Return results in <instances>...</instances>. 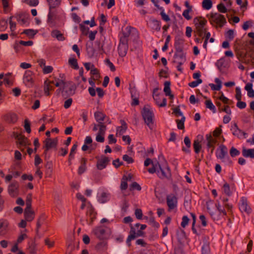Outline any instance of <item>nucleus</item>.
<instances>
[{
  "instance_id": "37",
  "label": "nucleus",
  "mask_w": 254,
  "mask_h": 254,
  "mask_svg": "<svg viewBox=\"0 0 254 254\" xmlns=\"http://www.w3.org/2000/svg\"><path fill=\"white\" fill-rule=\"evenodd\" d=\"M212 6V2L211 0H203L202 2V6L204 9H210Z\"/></svg>"
},
{
  "instance_id": "1",
  "label": "nucleus",
  "mask_w": 254,
  "mask_h": 254,
  "mask_svg": "<svg viewBox=\"0 0 254 254\" xmlns=\"http://www.w3.org/2000/svg\"><path fill=\"white\" fill-rule=\"evenodd\" d=\"M148 171L151 174L157 173L158 176L161 179L168 178L171 176L170 170L166 164L161 166L158 162L153 164V167L148 169Z\"/></svg>"
},
{
  "instance_id": "30",
  "label": "nucleus",
  "mask_w": 254,
  "mask_h": 254,
  "mask_svg": "<svg viewBox=\"0 0 254 254\" xmlns=\"http://www.w3.org/2000/svg\"><path fill=\"white\" fill-rule=\"evenodd\" d=\"M170 82L165 81L164 83V92L166 96H170V98L172 99L174 97L173 95L171 94V91L170 88Z\"/></svg>"
},
{
  "instance_id": "8",
  "label": "nucleus",
  "mask_w": 254,
  "mask_h": 254,
  "mask_svg": "<svg viewBox=\"0 0 254 254\" xmlns=\"http://www.w3.org/2000/svg\"><path fill=\"white\" fill-rule=\"evenodd\" d=\"M75 87L71 82H64L63 85L62 93L64 95H71L74 94Z\"/></svg>"
},
{
  "instance_id": "11",
  "label": "nucleus",
  "mask_w": 254,
  "mask_h": 254,
  "mask_svg": "<svg viewBox=\"0 0 254 254\" xmlns=\"http://www.w3.org/2000/svg\"><path fill=\"white\" fill-rule=\"evenodd\" d=\"M239 207L242 212H245L247 214H250L252 212V209L249 205L247 198L245 197L241 198L239 203Z\"/></svg>"
},
{
  "instance_id": "32",
  "label": "nucleus",
  "mask_w": 254,
  "mask_h": 254,
  "mask_svg": "<svg viewBox=\"0 0 254 254\" xmlns=\"http://www.w3.org/2000/svg\"><path fill=\"white\" fill-rule=\"evenodd\" d=\"M45 87L44 92L46 95L49 96L50 95V91H52L54 89V87L53 85L49 84V80H46L45 81Z\"/></svg>"
},
{
  "instance_id": "56",
  "label": "nucleus",
  "mask_w": 254,
  "mask_h": 254,
  "mask_svg": "<svg viewBox=\"0 0 254 254\" xmlns=\"http://www.w3.org/2000/svg\"><path fill=\"white\" fill-rule=\"evenodd\" d=\"M53 68L52 66H46L45 65L43 67V72L44 74H48L51 73L53 71Z\"/></svg>"
},
{
  "instance_id": "2",
  "label": "nucleus",
  "mask_w": 254,
  "mask_h": 254,
  "mask_svg": "<svg viewBox=\"0 0 254 254\" xmlns=\"http://www.w3.org/2000/svg\"><path fill=\"white\" fill-rule=\"evenodd\" d=\"M193 23L195 26L194 32L199 37H202L207 30L205 28L207 20L201 17H195L193 19Z\"/></svg>"
},
{
  "instance_id": "25",
  "label": "nucleus",
  "mask_w": 254,
  "mask_h": 254,
  "mask_svg": "<svg viewBox=\"0 0 254 254\" xmlns=\"http://www.w3.org/2000/svg\"><path fill=\"white\" fill-rule=\"evenodd\" d=\"M94 117L96 121L98 123V124H104L103 121L105 120L106 116L105 114L101 112H96L94 113Z\"/></svg>"
},
{
  "instance_id": "6",
  "label": "nucleus",
  "mask_w": 254,
  "mask_h": 254,
  "mask_svg": "<svg viewBox=\"0 0 254 254\" xmlns=\"http://www.w3.org/2000/svg\"><path fill=\"white\" fill-rule=\"evenodd\" d=\"M34 73L30 70H27L25 71L23 77L24 84L28 87H32L34 83Z\"/></svg>"
},
{
  "instance_id": "51",
  "label": "nucleus",
  "mask_w": 254,
  "mask_h": 254,
  "mask_svg": "<svg viewBox=\"0 0 254 254\" xmlns=\"http://www.w3.org/2000/svg\"><path fill=\"white\" fill-rule=\"evenodd\" d=\"M202 82V79H198L196 81H193L191 82H190L189 83V86H190L191 87L194 88V87L197 86L198 84L201 83Z\"/></svg>"
},
{
  "instance_id": "45",
  "label": "nucleus",
  "mask_w": 254,
  "mask_h": 254,
  "mask_svg": "<svg viewBox=\"0 0 254 254\" xmlns=\"http://www.w3.org/2000/svg\"><path fill=\"white\" fill-rule=\"evenodd\" d=\"M12 18H13V16H10L9 18V24H10V29L11 31L12 32L11 35H13L14 34L13 33V32L14 31V30L16 29V24L15 22H13L12 21Z\"/></svg>"
},
{
  "instance_id": "3",
  "label": "nucleus",
  "mask_w": 254,
  "mask_h": 254,
  "mask_svg": "<svg viewBox=\"0 0 254 254\" xmlns=\"http://www.w3.org/2000/svg\"><path fill=\"white\" fill-rule=\"evenodd\" d=\"M142 116L145 123L147 125L150 129H153V118L154 117V114L153 111L150 109L148 106L144 107L142 112Z\"/></svg>"
},
{
  "instance_id": "41",
  "label": "nucleus",
  "mask_w": 254,
  "mask_h": 254,
  "mask_svg": "<svg viewBox=\"0 0 254 254\" xmlns=\"http://www.w3.org/2000/svg\"><path fill=\"white\" fill-rule=\"evenodd\" d=\"M98 126L99 131L97 133L105 136L106 130V126L105 125V124H98Z\"/></svg>"
},
{
  "instance_id": "42",
  "label": "nucleus",
  "mask_w": 254,
  "mask_h": 254,
  "mask_svg": "<svg viewBox=\"0 0 254 254\" xmlns=\"http://www.w3.org/2000/svg\"><path fill=\"white\" fill-rule=\"evenodd\" d=\"M223 191L228 195H230L231 194L232 191H231L229 185L228 183H226L224 184L223 186Z\"/></svg>"
},
{
  "instance_id": "13",
  "label": "nucleus",
  "mask_w": 254,
  "mask_h": 254,
  "mask_svg": "<svg viewBox=\"0 0 254 254\" xmlns=\"http://www.w3.org/2000/svg\"><path fill=\"white\" fill-rule=\"evenodd\" d=\"M2 120L8 124H14L18 120L17 115L14 113L9 112L2 116Z\"/></svg>"
},
{
  "instance_id": "52",
  "label": "nucleus",
  "mask_w": 254,
  "mask_h": 254,
  "mask_svg": "<svg viewBox=\"0 0 254 254\" xmlns=\"http://www.w3.org/2000/svg\"><path fill=\"white\" fill-rule=\"evenodd\" d=\"M2 4L4 12H7L9 7V0H2Z\"/></svg>"
},
{
  "instance_id": "23",
  "label": "nucleus",
  "mask_w": 254,
  "mask_h": 254,
  "mask_svg": "<svg viewBox=\"0 0 254 254\" xmlns=\"http://www.w3.org/2000/svg\"><path fill=\"white\" fill-rule=\"evenodd\" d=\"M121 126L118 127L116 129V136H120L124 134L127 130V126L125 121H120Z\"/></svg>"
},
{
  "instance_id": "7",
  "label": "nucleus",
  "mask_w": 254,
  "mask_h": 254,
  "mask_svg": "<svg viewBox=\"0 0 254 254\" xmlns=\"http://www.w3.org/2000/svg\"><path fill=\"white\" fill-rule=\"evenodd\" d=\"M227 152L228 150L227 147L224 145H221L216 151V156L217 158L223 160V161H224V159H226L229 163L231 164L232 162L230 160L229 157L227 156L226 158H225L227 155Z\"/></svg>"
},
{
  "instance_id": "14",
  "label": "nucleus",
  "mask_w": 254,
  "mask_h": 254,
  "mask_svg": "<svg viewBox=\"0 0 254 254\" xmlns=\"http://www.w3.org/2000/svg\"><path fill=\"white\" fill-rule=\"evenodd\" d=\"M133 29L131 26H127L126 28V32H124L123 36L121 37L119 44L128 45V37L130 34L131 30Z\"/></svg>"
},
{
  "instance_id": "53",
  "label": "nucleus",
  "mask_w": 254,
  "mask_h": 254,
  "mask_svg": "<svg viewBox=\"0 0 254 254\" xmlns=\"http://www.w3.org/2000/svg\"><path fill=\"white\" fill-rule=\"evenodd\" d=\"M32 194H28L26 196V207L31 208Z\"/></svg>"
},
{
  "instance_id": "61",
  "label": "nucleus",
  "mask_w": 254,
  "mask_h": 254,
  "mask_svg": "<svg viewBox=\"0 0 254 254\" xmlns=\"http://www.w3.org/2000/svg\"><path fill=\"white\" fill-rule=\"evenodd\" d=\"M7 28V21L5 20L0 21V31H4Z\"/></svg>"
},
{
  "instance_id": "44",
  "label": "nucleus",
  "mask_w": 254,
  "mask_h": 254,
  "mask_svg": "<svg viewBox=\"0 0 254 254\" xmlns=\"http://www.w3.org/2000/svg\"><path fill=\"white\" fill-rule=\"evenodd\" d=\"M70 65L74 69L78 68L77 60L75 58H70L68 60Z\"/></svg>"
},
{
  "instance_id": "39",
  "label": "nucleus",
  "mask_w": 254,
  "mask_h": 254,
  "mask_svg": "<svg viewBox=\"0 0 254 254\" xmlns=\"http://www.w3.org/2000/svg\"><path fill=\"white\" fill-rule=\"evenodd\" d=\"M206 107L208 108L210 110L212 111L213 113L215 112V107L213 104L212 102L210 100H207L205 102Z\"/></svg>"
},
{
  "instance_id": "46",
  "label": "nucleus",
  "mask_w": 254,
  "mask_h": 254,
  "mask_svg": "<svg viewBox=\"0 0 254 254\" xmlns=\"http://www.w3.org/2000/svg\"><path fill=\"white\" fill-rule=\"evenodd\" d=\"M90 73L95 76L93 80L97 79L99 77V70L95 66L91 69Z\"/></svg>"
},
{
  "instance_id": "60",
  "label": "nucleus",
  "mask_w": 254,
  "mask_h": 254,
  "mask_svg": "<svg viewBox=\"0 0 254 254\" xmlns=\"http://www.w3.org/2000/svg\"><path fill=\"white\" fill-rule=\"evenodd\" d=\"M160 15H161V17L163 20H164L166 22L170 20V18L169 16L167 14H166L164 9H162V10L161 11Z\"/></svg>"
},
{
  "instance_id": "40",
  "label": "nucleus",
  "mask_w": 254,
  "mask_h": 254,
  "mask_svg": "<svg viewBox=\"0 0 254 254\" xmlns=\"http://www.w3.org/2000/svg\"><path fill=\"white\" fill-rule=\"evenodd\" d=\"M193 146L194 152L198 154L200 152L201 148V145L200 144L199 141L198 140H194L193 143Z\"/></svg>"
},
{
  "instance_id": "49",
  "label": "nucleus",
  "mask_w": 254,
  "mask_h": 254,
  "mask_svg": "<svg viewBox=\"0 0 254 254\" xmlns=\"http://www.w3.org/2000/svg\"><path fill=\"white\" fill-rule=\"evenodd\" d=\"M219 99L224 104H231V103H232V101H230L228 98L225 97L223 93H222L221 95L219 97Z\"/></svg>"
},
{
  "instance_id": "34",
  "label": "nucleus",
  "mask_w": 254,
  "mask_h": 254,
  "mask_svg": "<svg viewBox=\"0 0 254 254\" xmlns=\"http://www.w3.org/2000/svg\"><path fill=\"white\" fill-rule=\"evenodd\" d=\"M152 28L157 31H159L161 29L160 22L156 19H153L151 21Z\"/></svg>"
},
{
  "instance_id": "64",
  "label": "nucleus",
  "mask_w": 254,
  "mask_h": 254,
  "mask_svg": "<svg viewBox=\"0 0 254 254\" xmlns=\"http://www.w3.org/2000/svg\"><path fill=\"white\" fill-rule=\"evenodd\" d=\"M23 33L28 36H33L36 34V32L32 29H26L24 31Z\"/></svg>"
},
{
  "instance_id": "58",
  "label": "nucleus",
  "mask_w": 254,
  "mask_h": 254,
  "mask_svg": "<svg viewBox=\"0 0 254 254\" xmlns=\"http://www.w3.org/2000/svg\"><path fill=\"white\" fill-rule=\"evenodd\" d=\"M201 254H209L210 252L209 246L207 244L203 245L201 249Z\"/></svg>"
},
{
  "instance_id": "63",
  "label": "nucleus",
  "mask_w": 254,
  "mask_h": 254,
  "mask_svg": "<svg viewBox=\"0 0 254 254\" xmlns=\"http://www.w3.org/2000/svg\"><path fill=\"white\" fill-rule=\"evenodd\" d=\"M123 159L124 161L127 162L128 164L132 163L133 162V159L131 157H129L126 154L123 155Z\"/></svg>"
},
{
  "instance_id": "19",
  "label": "nucleus",
  "mask_w": 254,
  "mask_h": 254,
  "mask_svg": "<svg viewBox=\"0 0 254 254\" xmlns=\"http://www.w3.org/2000/svg\"><path fill=\"white\" fill-rule=\"evenodd\" d=\"M9 231V222L6 219H0V235H6Z\"/></svg>"
},
{
  "instance_id": "27",
  "label": "nucleus",
  "mask_w": 254,
  "mask_h": 254,
  "mask_svg": "<svg viewBox=\"0 0 254 254\" xmlns=\"http://www.w3.org/2000/svg\"><path fill=\"white\" fill-rule=\"evenodd\" d=\"M128 45L119 44L118 46V53L120 56L124 57L126 56L128 51Z\"/></svg>"
},
{
  "instance_id": "18",
  "label": "nucleus",
  "mask_w": 254,
  "mask_h": 254,
  "mask_svg": "<svg viewBox=\"0 0 254 254\" xmlns=\"http://www.w3.org/2000/svg\"><path fill=\"white\" fill-rule=\"evenodd\" d=\"M44 148H45V152H47L50 149L55 147L57 146L58 143V139L55 138L51 139L47 138L44 141Z\"/></svg>"
},
{
  "instance_id": "59",
  "label": "nucleus",
  "mask_w": 254,
  "mask_h": 254,
  "mask_svg": "<svg viewBox=\"0 0 254 254\" xmlns=\"http://www.w3.org/2000/svg\"><path fill=\"white\" fill-rule=\"evenodd\" d=\"M236 98L238 101L241 100L242 99V94L241 89L239 87H237L236 88V95H235Z\"/></svg>"
},
{
  "instance_id": "48",
  "label": "nucleus",
  "mask_w": 254,
  "mask_h": 254,
  "mask_svg": "<svg viewBox=\"0 0 254 254\" xmlns=\"http://www.w3.org/2000/svg\"><path fill=\"white\" fill-rule=\"evenodd\" d=\"M189 221L190 219L187 216H184L182 218V221L181 224V226L183 228H185L188 224Z\"/></svg>"
},
{
  "instance_id": "22",
  "label": "nucleus",
  "mask_w": 254,
  "mask_h": 254,
  "mask_svg": "<svg viewBox=\"0 0 254 254\" xmlns=\"http://www.w3.org/2000/svg\"><path fill=\"white\" fill-rule=\"evenodd\" d=\"M174 62L178 64L177 68L179 71H182V68L181 67L182 64L185 61V59L183 55L182 54H175L174 55Z\"/></svg>"
},
{
  "instance_id": "55",
  "label": "nucleus",
  "mask_w": 254,
  "mask_h": 254,
  "mask_svg": "<svg viewBox=\"0 0 254 254\" xmlns=\"http://www.w3.org/2000/svg\"><path fill=\"white\" fill-rule=\"evenodd\" d=\"M24 2L32 6H37L39 3L38 0H25Z\"/></svg>"
},
{
  "instance_id": "15",
  "label": "nucleus",
  "mask_w": 254,
  "mask_h": 254,
  "mask_svg": "<svg viewBox=\"0 0 254 254\" xmlns=\"http://www.w3.org/2000/svg\"><path fill=\"white\" fill-rule=\"evenodd\" d=\"M167 204L169 210L175 208L177 206V198L174 194H170L167 196Z\"/></svg>"
},
{
  "instance_id": "28",
  "label": "nucleus",
  "mask_w": 254,
  "mask_h": 254,
  "mask_svg": "<svg viewBox=\"0 0 254 254\" xmlns=\"http://www.w3.org/2000/svg\"><path fill=\"white\" fill-rule=\"evenodd\" d=\"M87 162V159L85 158H82L80 160V166L79 167L78 169V174L81 175L83 174L86 169V164Z\"/></svg>"
},
{
  "instance_id": "57",
  "label": "nucleus",
  "mask_w": 254,
  "mask_h": 254,
  "mask_svg": "<svg viewBox=\"0 0 254 254\" xmlns=\"http://www.w3.org/2000/svg\"><path fill=\"white\" fill-rule=\"evenodd\" d=\"M24 128L27 132L29 133L31 132L30 124L27 119L24 121Z\"/></svg>"
},
{
  "instance_id": "4",
  "label": "nucleus",
  "mask_w": 254,
  "mask_h": 254,
  "mask_svg": "<svg viewBox=\"0 0 254 254\" xmlns=\"http://www.w3.org/2000/svg\"><path fill=\"white\" fill-rule=\"evenodd\" d=\"M210 23L213 26L217 27H222L226 23L225 17L220 14L215 13H211L209 18Z\"/></svg>"
},
{
  "instance_id": "54",
  "label": "nucleus",
  "mask_w": 254,
  "mask_h": 254,
  "mask_svg": "<svg viewBox=\"0 0 254 254\" xmlns=\"http://www.w3.org/2000/svg\"><path fill=\"white\" fill-rule=\"evenodd\" d=\"M240 153V151L234 147H232L230 150V154L232 157L239 155Z\"/></svg>"
},
{
  "instance_id": "50",
  "label": "nucleus",
  "mask_w": 254,
  "mask_h": 254,
  "mask_svg": "<svg viewBox=\"0 0 254 254\" xmlns=\"http://www.w3.org/2000/svg\"><path fill=\"white\" fill-rule=\"evenodd\" d=\"M191 10V7H189V8L186 9L183 13V16L186 18L187 20H190L191 18V17L190 16V11Z\"/></svg>"
},
{
  "instance_id": "26",
  "label": "nucleus",
  "mask_w": 254,
  "mask_h": 254,
  "mask_svg": "<svg viewBox=\"0 0 254 254\" xmlns=\"http://www.w3.org/2000/svg\"><path fill=\"white\" fill-rule=\"evenodd\" d=\"M51 36L56 38L59 41H63L65 40L63 34L58 30H54L51 32Z\"/></svg>"
},
{
  "instance_id": "62",
  "label": "nucleus",
  "mask_w": 254,
  "mask_h": 254,
  "mask_svg": "<svg viewBox=\"0 0 254 254\" xmlns=\"http://www.w3.org/2000/svg\"><path fill=\"white\" fill-rule=\"evenodd\" d=\"M226 37L229 39L232 40L234 39V31L232 30H229L226 33Z\"/></svg>"
},
{
  "instance_id": "9",
  "label": "nucleus",
  "mask_w": 254,
  "mask_h": 254,
  "mask_svg": "<svg viewBox=\"0 0 254 254\" xmlns=\"http://www.w3.org/2000/svg\"><path fill=\"white\" fill-rule=\"evenodd\" d=\"M107 231L108 228L99 226L95 228L93 230V232L99 239L103 240L106 239L108 236Z\"/></svg>"
},
{
  "instance_id": "31",
  "label": "nucleus",
  "mask_w": 254,
  "mask_h": 254,
  "mask_svg": "<svg viewBox=\"0 0 254 254\" xmlns=\"http://www.w3.org/2000/svg\"><path fill=\"white\" fill-rule=\"evenodd\" d=\"M50 9H54L59 7L61 3V0H47Z\"/></svg>"
},
{
  "instance_id": "36",
  "label": "nucleus",
  "mask_w": 254,
  "mask_h": 254,
  "mask_svg": "<svg viewBox=\"0 0 254 254\" xmlns=\"http://www.w3.org/2000/svg\"><path fill=\"white\" fill-rule=\"evenodd\" d=\"M109 200V194L102 192L98 198V201L102 203H105Z\"/></svg>"
},
{
  "instance_id": "24",
  "label": "nucleus",
  "mask_w": 254,
  "mask_h": 254,
  "mask_svg": "<svg viewBox=\"0 0 254 254\" xmlns=\"http://www.w3.org/2000/svg\"><path fill=\"white\" fill-rule=\"evenodd\" d=\"M31 209V208L26 207L25 209L24 216L25 220L27 221H31L34 218V212Z\"/></svg>"
},
{
  "instance_id": "5",
  "label": "nucleus",
  "mask_w": 254,
  "mask_h": 254,
  "mask_svg": "<svg viewBox=\"0 0 254 254\" xmlns=\"http://www.w3.org/2000/svg\"><path fill=\"white\" fill-rule=\"evenodd\" d=\"M14 137L17 140V143L18 148L23 151L24 148L23 147H26L30 144V142L27 138L25 137L21 134H18L17 133H14Z\"/></svg>"
},
{
  "instance_id": "20",
  "label": "nucleus",
  "mask_w": 254,
  "mask_h": 254,
  "mask_svg": "<svg viewBox=\"0 0 254 254\" xmlns=\"http://www.w3.org/2000/svg\"><path fill=\"white\" fill-rule=\"evenodd\" d=\"M19 184L17 182H12L8 188V193L11 196H15L17 195Z\"/></svg>"
},
{
  "instance_id": "38",
  "label": "nucleus",
  "mask_w": 254,
  "mask_h": 254,
  "mask_svg": "<svg viewBox=\"0 0 254 254\" xmlns=\"http://www.w3.org/2000/svg\"><path fill=\"white\" fill-rule=\"evenodd\" d=\"M15 17L16 18L17 21L20 24H25L27 20L25 18L24 15L23 14H17L15 16Z\"/></svg>"
},
{
  "instance_id": "43",
  "label": "nucleus",
  "mask_w": 254,
  "mask_h": 254,
  "mask_svg": "<svg viewBox=\"0 0 254 254\" xmlns=\"http://www.w3.org/2000/svg\"><path fill=\"white\" fill-rule=\"evenodd\" d=\"M185 121V117L184 116H183L181 120H177L176 121L177 123V127L178 129H183L184 128V122Z\"/></svg>"
},
{
  "instance_id": "21",
  "label": "nucleus",
  "mask_w": 254,
  "mask_h": 254,
  "mask_svg": "<svg viewBox=\"0 0 254 254\" xmlns=\"http://www.w3.org/2000/svg\"><path fill=\"white\" fill-rule=\"evenodd\" d=\"M153 98L159 107H163L166 106L167 100L165 98L160 97L159 94L153 95Z\"/></svg>"
},
{
  "instance_id": "47",
  "label": "nucleus",
  "mask_w": 254,
  "mask_h": 254,
  "mask_svg": "<svg viewBox=\"0 0 254 254\" xmlns=\"http://www.w3.org/2000/svg\"><path fill=\"white\" fill-rule=\"evenodd\" d=\"M217 8L218 9V10L221 13H226L227 11V9L226 8L225 6L222 3L218 4L217 6Z\"/></svg>"
},
{
  "instance_id": "10",
  "label": "nucleus",
  "mask_w": 254,
  "mask_h": 254,
  "mask_svg": "<svg viewBox=\"0 0 254 254\" xmlns=\"http://www.w3.org/2000/svg\"><path fill=\"white\" fill-rule=\"evenodd\" d=\"M97 212L92 206L87 207L86 212V222L88 224L92 225L93 221L96 219Z\"/></svg>"
},
{
  "instance_id": "29",
  "label": "nucleus",
  "mask_w": 254,
  "mask_h": 254,
  "mask_svg": "<svg viewBox=\"0 0 254 254\" xmlns=\"http://www.w3.org/2000/svg\"><path fill=\"white\" fill-rule=\"evenodd\" d=\"M232 130H233V134L238 136L239 138H241L243 136H244L245 138H246L245 135L247 134L245 132L242 131L241 130L239 129L238 128V127L236 125H235V127H233Z\"/></svg>"
},
{
  "instance_id": "16",
  "label": "nucleus",
  "mask_w": 254,
  "mask_h": 254,
  "mask_svg": "<svg viewBox=\"0 0 254 254\" xmlns=\"http://www.w3.org/2000/svg\"><path fill=\"white\" fill-rule=\"evenodd\" d=\"M53 9L49 8L48 14L47 23L51 27H53L56 25V20L57 18L56 12Z\"/></svg>"
},
{
  "instance_id": "33",
  "label": "nucleus",
  "mask_w": 254,
  "mask_h": 254,
  "mask_svg": "<svg viewBox=\"0 0 254 254\" xmlns=\"http://www.w3.org/2000/svg\"><path fill=\"white\" fill-rule=\"evenodd\" d=\"M242 154L244 157L254 158V148L243 149Z\"/></svg>"
},
{
  "instance_id": "35",
  "label": "nucleus",
  "mask_w": 254,
  "mask_h": 254,
  "mask_svg": "<svg viewBox=\"0 0 254 254\" xmlns=\"http://www.w3.org/2000/svg\"><path fill=\"white\" fill-rule=\"evenodd\" d=\"M129 91L131 94V97H139V94L134 85H129Z\"/></svg>"
},
{
  "instance_id": "17",
  "label": "nucleus",
  "mask_w": 254,
  "mask_h": 254,
  "mask_svg": "<svg viewBox=\"0 0 254 254\" xmlns=\"http://www.w3.org/2000/svg\"><path fill=\"white\" fill-rule=\"evenodd\" d=\"M96 158H98L96 166L97 169L100 170L105 168L110 162L109 158L105 156H102L100 158H99L98 157H96Z\"/></svg>"
},
{
  "instance_id": "12",
  "label": "nucleus",
  "mask_w": 254,
  "mask_h": 254,
  "mask_svg": "<svg viewBox=\"0 0 254 254\" xmlns=\"http://www.w3.org/2000/svg\"><path fill=\"white\" fill-rule=\"evenodd\" d=\"M207 141L206 146L208 150L210 149V153L212 154L217 142V139L212 136L211 134H207L205 136Z\"/></svg>"
}]
</instances>
